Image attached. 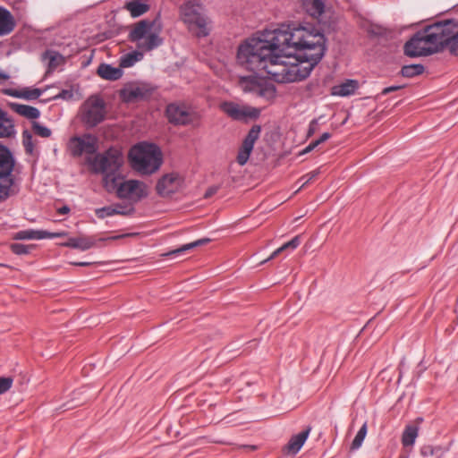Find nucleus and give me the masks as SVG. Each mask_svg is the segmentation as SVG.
I'll list each match as a JSON object with an SVG mask.
<instances>
[{
	"label": "nucleus",
	"instance_id": "cd10ccee",
	"mask_svg": "<svg viewBox=\"0 0 458 458\" xmlns=\"http://www.w3.org/2000/svg\"><path fill=\"white\" fill-rule=\"evenodd\" d=\"M125 8L132 17L136 18L147 13L149 6L147 4L140 3L139 0H132L126 4Z\"/></svg>",
	"mask_w": 458,
	"mask_h": 458
},
{
	"label": "nucleus",
	"instance_id": "bb28decb",
	"mask_svg": "<svg viewBox=\"0 0 458 458\" xmlns=\"http://www.w3.org/2000/svg\"><path fill=\"white\" fill-rule=\"evenodd\" d=\"M13 184V175L0 174V202L10 197Z\"/></svg>",
	"mask_w": 458,
	"mask_h": 458
},
{
	"label": "nucleus",
	"instance_id": "3c124183",
	"mask_svg": "<svg viewBox=\"0 0 458 458\" xmlns=\"http://www.w3.org/2000/svg\"><path fill=\"white\" fill-rule=\"evenodd\" d=\"M9 78H10V76L7 73L0 71V83L4 81H7Z\"/></svg>",
	"mask_w": 458,
	"mask_h": 458
},
{
	"label": "nucleus",
	"instance_id": "f257e3e1",
	"mask_svg": "<svg viewBox=\"0 0 458 458\" xmlns=\"http://www.w3.org/2000/svg\"><path fill=\"white\" fill-rule=\"evenodd\" d=\"M326 51V38L312 25L281 24L246 39L238 47V64L258 73L264 71L279 83L306 79Z\"/></svg>",
	"mask_w": 458,
	"mask_h": 458
},
{
	"label": "nucleus",
	"instance_id": "4468645a",
	"mask_svg": "<svg viewBox=\"0 0 458 458\" xmlns=\"http://www.w3.org/2000/svg\"><path fill=\"white\" fill-rule=\"evenodd\" d=\"M182 183V177L175 173L165 174L157 183L156 190L158 195L166 197L177 191Z\"/></svg>",
	"mask_w": 458,
	"mask_h": 458
},
{
	"label": "nucleus",
	"instance_id": "473e14b6",
	"mask_svg": "<svg viewBox=\"0 0 458 458\" xmlns=\"http://www.w3.org/2000/svg\"><path fill=\"white\" fill-rule=\"evenodd\" d=\"M22 144L27 154L34 155L35 143L31 132L27 130L22 132Z\"/></svg>",
	"mask_w": 458,
	"mask_h": 458
},
{
	"label": "nucleus",
	"instance_id": "58836bf2",
	"mask_svg": "<svg viewBox=\"0 0 458 458\" xmlns=\"http://www.w3.org/2000/svg\"><path fill=\"white\" fill-rule=\"evenodd\" d=\"M13 378L10 377H0V395L7 392L12 385H13Z\"/></svg>",
	"mask_w": 458,
	"mask_h": 458
},
{
	"label": "nucleus",
	"instance_id": "de8ad7c7",
	"mask_svg": "<svg viewBox=\"0 0 458 458\" xmlns=\"http://www.w3.org/2000/svg\"><path fill=\"white\" fill-rule=\"evenodd\" d=\"M70 212V208L68 206H63L62 208H59L57 209V213L59 215H65V214H68Z\"/></svg>",
	"mask_w": 458,
	"mask_h": 458
},
{
	"label": "nucleus",
	"instance_id": "a19ab883",
	"mask_svg": "<svg viewBox=\"0 0 458 458\" xmlns=\"http://www.w3.org/2000/svg\"><path fill=\"white\" fill-rule=\"evenodd\" d=\"M286 250H287V248H284V244H283L280 248H278L275 251H273L272 254L267 259L262 261L261 263L263 264L268 260L275 259L276 257H277L279 254H281L283 251H284Z\"/></svg>",
	"mask_w": 458,
	"mask_h": 458
},
{
	"label": "nucleus",
	"instance_id": "9b49d317",
	"mask_svg": "<svg viewBox=\"0 0 458 458\" xmlns=\"http://www.w3.org/2000/svg\"><path fill=\"white\" fill-rule=\"evenodd\" d=\"M68 148L73 157H81L83 153L94 154L98 150V140L91 134L73 137L70 140Z\"/></svg>",
	"mask_w": 458,
	"mask_h": 458
},
{
	"label": "nucleus",
	"instance_id": "9d476101",
	"mask_svg": "<svg viewBox=\"0 0 458 458\" xmlns=\"http://www.w3.org/2000/svg\"><path fill=\"white\" fill-rule=\"evenodd\" d=\"M120 181L121 179L114 181V189L112 191L115 192L118 198L139 201L148 196V191L145 182L132 179Z\"/></svg>",
	"mask_w": 458,
	"mask_h": 458
},
{
	"label": "nucleus",
	"instance_id": "e433bc0d",
	"mask_svg": "<svg viewBox=\"0 0 458 458\" xmlns=\"http://www.w3.org/2000/svg\"><path fill=\"white\" fill-rule=\"evenodd\" d=\"M10 248L12 251L17 255H25L30 253V250L32 249V246L25 245L22 243H13L11 244Z\"/></svg>",
	"mask_w": 458,
	"mask_h": 458
},
{
	"label": "nucleus",
	"instance_id": "a211bd4d",
	"mask_svg": "<svg viewBox=\"0 0 458 458\" xmlns=\"http://www.w3.org/2000/svg\"><path fill=\"white\" fill-rule=\"evenodd\" d=\"M14 166V159L10 150L0 145V174L12 175Z\"/></svg>",
	"mask_w": 458,
	"mask_h": 458
},
{
	"label": "nucleus",
	"instance_id": "393cba45",
	"mask_svg": "<svg viewBox=\"0 0 458 458\" xmlns=\"http://www.w3.org/2000/svg\"><path fill=\"white\" fill-rule=\"evenodd\" d=\"M358 88V82L353 80H348L345 82L336 85L332 89V94L335 96H350L354 93Z\"/></svg>",
	"mask_w": 458,
	"mask_h": 458
},
{
	"label": "nucleus",
	"instance_id": "ea45409f",
	"mask_svg": "<svg viewBox=\"0 0 458 458\" xmlns=\"http://www.w3.org/2000/svg\"><path fill=\"white\" fill-rule=\"evenodd\" d=\"M301 243V236L297 235L293 237L291 241L284 243V248L287 250H295Z\"/></svg>",
	"mask_w": 458,
	"mask_h": 458
},
{
	"label": "nucleus",
	"instance_id": "37998d69",
	"mask_svg": "<svg viewBox=\"0 0 458 458\" xmlns=\"http://www.w3.org/2000/svg\"><path fill=\"white\" fill-rule=\"evenodd\" d=\"M318 145V142H316L315 140L310 142L301 152V155H303V154H307V153H310V151H312L315 148H317Z\"/></svg>",
	"mask_w": 458,
	"mask_h": 458
},
{
	"label": "nucleus",
	"instance_id": "39448f33",
	"mask_svg": "<svg viewBox=\"0 0 458 458\" xmlns=\"http://www.w3.org/2000/svg\"><path fill=\"white\" fill-rule=\"evenodd\" d=\"M162 23L157 16L153 21L142 20L137 22L129 34V38L143 52L152 51L163 44Z\"/></svg>",
	"mask_w": 458,
	"mask_h": 458
},
{
	"label": "nucleus",
	"instance_id": "603ef678",
	"mask_svg": "<svg viewBox=\"0 0 458 458\" xmlns=\"http://www.w3.org/2000/svg\"><path fill=\"white\" fill-rule=\"evenodd\" d=\"M58 58V55H51L50 61H49V66L54 67L55 65V60Z\"/></svg>",
	"mask_w": 458,
	"mask_h": 458
},
{
	"label": "nucleus",
	"instance_id": "a18cd8bd",
	"mask_svg": "<svg viewBox=\"0 0 458 458\" xmlns=\"http://www.w3.org/2000/svg\"><path fill=\"white\" fill-rule=\"evenodd\" d=\"M401 88H402L401 86H391V87H387V88H385V89L382 90L381 94H382V95H386V94H388V93H390V92H394V91H395V90H398V89H400Z\"/></svg>",
	"mask_w": 458,
	"mask_h": 458
},
{
	"label": "nucleus",
	"instance_id": "c9c22d12",
	"mask_svg": "<svg viewBox=\"0 0 458 458\" xmlns=\"http://www.w3.org/2000/svg\"><path fill=\"white\" fill-rule=\"evenodd\" d=\"M318 170H314L301 176L298 181V182L301 183V185L298 188L297 191L303 188L305 185H307L309 182H310L312 180H314L318 175Z\"/></svg>",
	"mask_w": 458,
	"mask_h": 458
},
{
	"label": "nucleus",
	"instance_id": "a878e982",
	"mask_svg": "<svg viewBox=\"0 0 458 458\" xmlns=\"http://www.w3.org/2000/svg\"><path fill=\"white\" fill-rule=\"evenodd\" d=\"M13 109L20 115L24 116L28 119H37L40 115V112L38 108L22 104H13Z\"/></svg>",
	"mask_w": 458,
	"mask_h": 458
},
{
	"label": "nucleus",
	"instance_id": "c756f323",
	"mask_svg": "<svg viewBox=\"0 0 458 458\" xmlns=\"http://www.w3.org/2000/svg\"><path fill=\"white\" fill-rule=\"evenodd\" d=\"M209 239L208 238H203V239H199V240H197L195 242H192L191 243H187V244H184L182 245V247L176 249V250H171L170 252H168L166 255L167 256H176V255H179L186 250H190L195 247H198V246H201L203 244H206L208 242H209Z\"/></svg>",
	"mask_w": 458,
	"mask_h": 458
},
{
	"label": "nucleus",
	"instance_id": "c03bdc74",
	"mask_svg": "<svg viewBox=\"0 0 458 458\" xmlns=\"http://www.w3.org/2000/svg\"><path fill=\"white\" fill-rule=\"evenodd\" d=\"M318 126V121L312 120L310 123L309 131H308V136H311L317 130Z\"/></svg>",
	"mask_w": 458,
	"mask_h": 458
},
{
	"label": "nucleus",
	"instance_id": "0eeeda50",
	"mask_svg": "<svg viewBox=\"0 0 458 458\" xmlns=\"http://www.w3.org/2000/svg\"><path fill=\"white\" fill-rule=\"evenodd\" d=\"M239 87L246 93H251L256 97L270 101L276 97L275 86L257 73L247 76H239Z\"/></svg>",
	"mask_w": 458,
	"mask_h": 458
},
{
	"label": "nucleus",
	"instance_id": "6e6552de",
	"mask_svg": "<svg viewBox=\"0 0 458 458\" xmlns=\"http://www.w3.org/2000/svg\"><path fill=\"white\" fill-rule=\"evenodd\" d=\"M165 114L168 121L175 125L199 126L201 119L199 112L183 104L168 105Z\"/></svg>",
	"mask_w": 458,
	"mask_h": 458
},
{
	"label": "nucleus",
	"instance_id": "72a5a7b5",
	"mask_svg": "<svg viewBox=\"0 0 458 458\" xmlns=\"http://www.w3.org/2000/svg\"><path fill=\"white\" fill-rule=\"evenodd\" d=\"M367 434V424L364 423L362 427L360 428L358 433L356 434L352 443V449L356 450L360 448L362 445V442L366 437Z\"/></svg>",
	"mask_w": 458,
	"mask_h": 458
},
{
	"label": "nucleus",
	"instance_id": "dca6fc26",
	"mask_svg": "<svg viewBox=\"0 0 458 458\" xmlns=\"http://www.w3.org/2000/svg\"><path fill=\"white\" fill-rule=\"evenodd\" d=\"M124 235H117L110 238H106V240H115L123 237ZM106 238L97 239L95 236H79V237H71L65 242H63L61 245L64 247L78 249L80 250H88L93 247L97 246L98 242H104Z\"/></svg>",
	"mask_w": 458,
	"mask_h": 458
},
{
	"label": "nucleus",
	"instance_id": "1a4fd4ad",
	"mask_svg": "<svg viewBox=\"0 0 458 458\" xmlns=\"http://www.w3.org/2000/svg\"><path fill=\"white\" fill-rule=\"evenodd\" d=\"M106 117V104L98 96H90L81 107V121L89 127H95Z\"/></svg>",
	"mask_w": 458,
	"mask_h": 458
},
{
	"label": "nucleus",
	"instance_id": "864d4df0",
	"mask_svg": "<svg viewBox=\"0 0 458 458\" xmlns=\"http://www.w3.org/2000/svg\"><path fill=\"white\" fill-rule=\"evenodd\" d=\"M242 448L247 449L248 451H254L256 449L255 445H242Z\"/></svg>",
	"mask_w": 458,
	"mask_h": 458
},
{
	"label": "nucleus",
	"instance_id": "ddd939ff",
	"mask_svg": "<svg viewBox=\"0 0 458 458\" xmlns=\"http://www.w3.org/2000/svg\"><path fill=\"white\" fill-rule=\"evenodd\" d=\"M260 131L261 127L259 125H253L249 131L247 136L242 141L236 157L237 163L240 165H244L248 162L253 150L254 144L259 138Z\"/></svg>",
	"mask_w": 458,
	"mask_h": 458
},
{
	"label": "nucleus",
	"instance_id": "f704fd0d",
	"mask_svg": "<svg viewBox=\"0 0 458 458\" xmlns=\"http://www.w3.org/2000/svg\"><path fill=\"white\" fill-rule=\"evenodd\" d=\"M16 96L20 98H23L25 99L33 100L37 99L41 96V90L38 89H23L19 94Z\"/></svg>",
	"mask_w": 458,
	"mask_h": 458
},
{
	"label": "nucleus",
	"instance_id": "b1692460",
	"mask_svg": "<svg viewBox=\"0 0 458 458\" xmlns=\"http://www.w3.org/2000/svg\"><path fill=\"white\" fill-rule=\"evenodd\" d=\"M419 436V426L409 424L405 427L402 434V445L403 447H412L415 444L416 438Z\"/></svg>",
	"mask_w": 458,
	"mask_h": 458
},
{
	"label": "nucleus",
	"instance_id": "412c9836",
	"mask_svg": "<svg viewBox=\"0 0 458 458\" xmlns=\"http://www.w3.org/2000/svg\"><path fill=\"white\" fill-rule=\"evenodd\" d=\"M15 22L11 13L0 6V36L7 35L13 30Z\"/></svg>",
	"mask_w": 458,
	"mask_h": 458
},
{
	"label": "nucleus",
	"instance_id": "c85d7f7f",
	"mask_svg": "<svg viewBox=\"0 0 458 458\" xmlns=\"http://www.w3.org/2000/svg\"><path fill=\"white\" fill-rule=\"evenodd\" d=\"M143 58V54L139 51H133L123 55L120 58V67L121 68H129L133 66L137 62L140 61Z\"/></svg>",
	"mask_w": 458,
	"mask_h": 458
},
{
	"label": "nucleus",
	"instance_id": "f3484780",
	"mask_svg": "<svg viewBox=\"0 0 458 458\" xmlns=\"http://www.w3.org/2000/svg\"><path fill=\"white\" fill-rule=\"evenodd\" d=\"M66 232H56V233H49L47 231L43 230H22L15 233L14 239L16 240H40L46 238H59L63 236H66Z\"/></svg>",
	"mask_w": 458,
	"mask_h": 458
},
{
	"label": "nucleus",
	"instance_id": "09e8293b",
	"mask_svg": "<svg viewBox=\"0 0 458 458\" xmlns=\"http://www.w3.org/2000/svg\"><path fill=\"white\" fill-rule=\"evenodd\" d=\"M93 264H95V262H91V261H83V262H74V263H72V265L79 266V267H88V266H91Z\"/></svg>",
	"mask_w": 458,
	"mask_h": 458
},
{
	"label": "nucleus",
	"instance_id": "6ab92c4d",
	"mask_svg": "<svg viewBox=\"0 0 458 458\" xmlns=\"http://www.w3.org/2000/svg\"><path fill=\"white\" fill-rule=\"evenodd\" d=\"M310 432V428H308L307 429L300 432L299 434L293 436L285 446V450L287 451V453L291 454H296L304 445L305 441L309 437Z\"/></svg>",
	"mask_w": 458,
	"mask_h": 458
},
{
	"label": "nucleus",
	"instance_id": "aec40b11",
	"mask_svg": "<svg viewBox=\"0 0 458 458\" xmlns=\"http://www.w3.org/2000/svg\"><path fill=\"white\" fill-rule=\"evenodd\" d=\"M97 73L102 79L108 81H117L123 74L121 67H114L107 64H101L98 68Z\"/></svg>",
	"mask_w": 458,
	"mask_h": 458
},
{
	"label": "nucleus",
	"instance_id": "7c9ffc66",
	"mask_svg": "<svg viewBox=\"0 0 458 458\" xmlns=\"http://www.w3.org/2000/svg\"><path fill=\"white\" fill-rule=\"evenodd\" d=\"M424 72V66L422 64H409L404 65L402 70L401 73L403 77L411 78L417 75H420L423 73Z\"/></svg>",
	"mask_w": 458,
	"mask_h": 458
},
{
	"label": "nucleus",
	"instance_id": "8fccbe9b",
	"mask_svg": "<svg viewBox=\"0 0 458 458\" xmlns=\"http://www.w3.org/2000/svg\"><path fill=\"white\" fill-rule=\"evenodd\" d=\"M113 210H114V215H125V212L122 210V207L117 205V206H113Z\"/></svg>",
	"mask_w": 458,
	"mask_h": 458
},
{
	"label": "nucleus",
	"instance_id": "49530a36",
	"mask_svg": "<svg viewBox=\"0 0 458 458\" xmlns=\"http://www.w3.org/2000/svg\"><path fill=\"white\" fill-rule=\"evenodd\" d=\"M331 138V134L329 132H324L319 139H318L317 140H315L316 142H318V145L325 142L326 140H327L328 139Z\"/></svg>",
	"mask_w": 458,
	"mask_h": 458
},
{
	"label": "nucleus",
	"instance_id": "4c0bfd02",
	"mask_svg": "<svg viewBox=\"0 0 458 458\" xmlns=\"http://www.w3.org/2000/svg\"><path fill=\"white\" fill-rule=\"evenodd\" d=\"M114 210H113V206H107L100 208H97L95 213L98 218H105L107 216H112L114 215Z\"/></svg>",
	"mask_w": 458,
	"mask_h": 458
},
{
	"label": "nucleus",
	"instance_id": "5fc2aeb1",
	"mask_svg": "<svg viewBox=\"0 0 458 458\" xmlns=\"http://www.w3.org/2000/svg\"><path fill=\"white\" fill-rule=\"evenodd\" d=\"M421 421H422V418H418V419L416 420V422H417L418 424H420Z\"/></svg>",
	"mask_w": 458,
	"mask_h": 458
},
{
	"label": "nucleus",
	"instance_id": "20e7f679",
	"mask_svg": "<svg viewBox=\"0 0 458 458\" xmlns=\"http://www.w3.org/2000/svg\"><path fill=\"white\" fill-rule=\"evenodd\" d=\"M129 159L135 171L141 174H151L161 166L162 153L157 145L140 142L131 148Z\"/></svg>",
	"mask_w": 458,
	"mask_h": 458
},
{
	"label": "nucleus",
	"instance_id": "f03ea898",
	"mask_svg": "<svg viewBox=\"0 0 458 458\" xmlns=\"http://www.w3.org/2000/svg\"><path fill=\"white\" fill-rule=\"evenodd\" d=\"M446 50L458 55V18L434 22L416 32L403 47L410 57L428 56Z\"/></svg>",
	"mask_w": 458,
	"mask_h": 458
},
{
	"label": "nucleus",
	"instance_id": "423d86ee",
	"mask_svg": "<svg viewBox=\"0 0 458 458\" xmlns=\"http://www.w3.org/2000/svg\"><path fill=\"white\" fill-rule=\"evenodd\" d=\"M202 11V5L194 0L188 1L180 7L182 21L199 38L207 37L210 31V21Z\"/></svg>",
	"mask_w": 458,
	"mask_h": 458
},
{
	"label": "nucleus",
	"instance_id": "4be33fe9",
	"mask_svg": "<svg viewBox=\"0 0 458 458\" xmlns=\"http://www.w3.org/2000/svg\"><path fill=\"white\" fill-rule=\"evenodd\" d=\"M14 133L15 129L13 120L6 112L0 108V138H9Z\"/></svg>",
	"mask_w": 458,
	"mask_h": 458
},
{
	"label": "nucleus",
	"instance_id": "5701e85b",
	"mask_svg": "<svg viewBox=\"0 0 458 458\" xmlns=\"http://www.w3.org/2000/svg\"><path fill=\"white\" fill-rule=\"evenodd\" d=\"M303 9L314 18L319 17L325 10L323 0H301Z\"/></svg>",
	"mask_w": 458,
	"mask_h": 458
},
{
	"label": "nucleus",
	"instance_id": "2f4dec72",
	"mask_svg": "<svg viewBox=\"0 0 458 458\" xmlns=\"http://www.w3.org/2000/svg\"><path fill=\"white\" fill-rule=\"evenodd\" d=\"M31 129L34 134L41 138H49L52 135V131L48 127L37 121L31 122Z\"/></svg>",
	"mask_w": 458,
	"mask_h": 458
},
{
	"label": "nucleus",
	"instance_id": "2eb2a0df",
	"mask_svg": "<svg viewBox=\"0 0 458 458\" xmlns=\"http://www.w3.org/2000/svg\"><path fill=\"white\" fill-rule=\"evenodd\" d=\"M153 92V88L148 84L129 85L120 92L122 99L125 102H133L148 98Z\"/></svg>",
	"mask_w": 458,
	"mask_h": 458
},
{
	"label": "nucleus",
	"instance_id": "7ed1b4c3",
	"mask_svg": "<svg viewBox=\"0 0 458 458\" xmlns=\"http://www.w3.org/2000/svg\"><path fill=\"white\" fill-rule=\"evenodd\" d=\"M88 163L94 173L103 175L104 188L108 192H112L114 189V181L122 179L120 172L123 164L122 151L116 148H109L103 153H98L94 157L89 158Z\"/></svg>",
	"mask_w": 458,
	"mask_h": 458
},
{
	"label": "nucleus",
	"instance_id": "f8f14e48",
	"mask_svg": "<svg viewBox=\"0 0 458 458\" xmlns=\"http://www.w3.org/2000/svg\"><path fill=\"white\" fill-rule=\"evenodd\" d=\"M221 110L234 120H244L246 118H257L259 110L255 107L241 106L233 102H224L220 106Z\"/></svg>",
	"mask_w": 458,
	"mask_h": 458
},
{
	"label": "nucleus",
	"instance_id": "79ce46f5",
	"mask_svg": "<svg viewBox=\"0 0 458 458\" xmlns=\"http://www.w3.org/2000/svg\"><path fill=\"white\" fill-rule=\"evenodd\" d=\"M217 191H218V186H211V187H209L206 191V192L204 194V198L205 199H208V198L212 197L214 194H216L217 192Z\"/></svg>",
	"mask_w": 458,
	"mask_h": 458
}]
</instances>
